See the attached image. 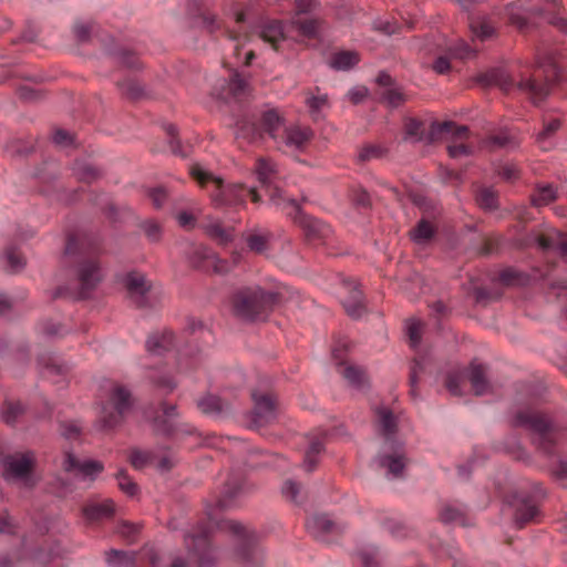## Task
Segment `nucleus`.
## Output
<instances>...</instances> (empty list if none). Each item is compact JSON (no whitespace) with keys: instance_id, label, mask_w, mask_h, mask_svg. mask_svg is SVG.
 Segmentation results:
<instances>
[{"instance_id":"obj_33","label":"nucleus","mask_w":567,"mask_h":567,"mask_svg":"<svg viewBox=\"0 0 567 567\" xmlns=\"http://www.w3.org/2000/svg\"><path fill=\"white\" fill-rule=\"evenodd\" d=\"M538 509L532 499H522L515 511V523L522 528L526 523L535 519Z\"/></svg>"},{"instance_id":"obj_45","label":"nucleus","mask_w":567,"mask_h":567,"mask_svg":"<svg viewBox=\"0 0 567 567\" xmlns=\"http://www.w3.org/2000/svg\"><path fill=\"white\" fill-rule=\"evenodd\" d=\"M22 413L23 406L20 402H7L2 409V420L9 425H13Z\"/></svg>"},{"instance_id":"obj_63","label":"nucleus","mask_w":567,"mask_h":567,"mask_svg":"<svg viewBox=\"0 0 567 567\" xmlns=\"http://www.w3.org/2000/svg\"><path fill=\"white\" fill-rule=\"evenodd\" d=\"M117 533L127 542H133L138 533V528L133 524L124 522L117 526Z\"/></svg>"},{"instance_id":"obj_24","label":"nucleus","mask_w":567,"mask_h":567,"mask_svg":"<svg viewBox=\"0 0 567 567\" xmlns=\"http://www.w3.org/2000/svg\"><path fill=\"white\" fill-rule=\"evenodd\" d=\"M343 287L348 291L349 297L342 303L349 316L359 318L364 311L362 291L354 279H347L343 281Z\"/></svg>"},{"instance_id":"obj_50","label":"nucleus","mask_w":567,"mask_h":567,"mask_svg":"<svg viewBox=\"0 0 567 567\" xmlns=\"http://www.w3.org/2000/svg\"><path fill=\"white\" fill-rule=\"evenodd\" d=\"M282 495L293 503H300L302 499V487L300 484L288 480L282 485Z\"/></svg>"},{"instance_id":"obj_36","label":"nucleus","mask_w":567,"mask_h":567,"mask_svg":"<svg viewBox=\"0 0 567 567\" xmlns=\"http://www.w3.org/2000/svg\"><path fill=\"white\" fill-rule=\"evenodd\" d=\"M310 114L313 120H319L323 116L324 111L329 107V100L327 94H311L306 99Z\"/></svg>"},{"instance_id":"obj_8","label":"nucleus","mask_w":567,"mask_h":567,"mask_svg":"<svg viewBox=\"0 0 567 567\" xmlns=\"http://www.w3.org/2000/svg\"><path fill=\"white\" fill-rule=\"evenodd\" d=\"M133 404L131 392L122 384L111 382L107 396L101 404L97 424L103 431L115 429Z\"/></svg>"},{"instance_id":"obj_42","label":"nucleus","mask_w":567,"mask_h":567,"mask_svg":"<svg viewBox=\"0 0 567 567\" xmlns=\"http://www.w3.org/2000/svg\"><path fill=\"white\" fill-rule=\"evenodd\" d=\"M561 126V121L558 117H550L545 120L544 130L538 134L537 141L540 144L543 150H548L549 146L546 145V142L550 136L556 133Z\"/></svg>"},{"instance_id":"obj_27","label":"nucleus","mask_w":567,"mask_h":567,"mask_svg":"<svg viewBox=\"0 0 567 567\" xmlns=\"http://www.w3.org/2000/svg\"><path fill=\"white\" fill-rule=\"evenodd\" d=\"M178 346L179 343L172 331L151 334L146 341V349L153 354H162Z\"/></svg>"},{"instance_id":"obj_18","label":"nucleus","mask_w":567,"mask_h":567,"mask_svg":"<svg viewBox=\"0 0 567 567\" xmlns=\"http://www.w3.org/2000/svg\"><path fill=\"white\" fill-rule=\"evenodd\" d=\"M254 423L258 426L272 422L278 414V404L271 393L252 392Z\"/></svg>"},{"instance_id":"obj_34","label":"nucleus","mask_w":567,"mask_h":567,"mask_svg":"<svg viewBox=\"0 0 567 567\" xmlns=\"http://www.w3.org/2000/svg\"><path fill=\"white\" fill-rule=\"evenodd\" d=\"M513 8L522 10L524 13L543 14L550 9H557L559 3L557 0H539V3L530 4L527 0H518L512 4Z\"/></svg>"},{"instance_id":"obj_56","label":"nucleus","mask_w":567,"mask_h":567,"mask_svg":"<svg viewBox=\"0 0 567 567\" xmlns=\"http://www.w3.org/2000/svg\"><path fill=\"white\" fill-rule=\"evenodd\" d=\"M197 405L204 413H214L221 410V401L215 395H207L200 399Z\"/></svg>"},{"instance_id":"obj_23","label":"nucleus","mask_w":567,"mask_h":567,"mask_svg":"<svg viewBox=\"0 0 567 567\" xmlns=\"http://www.w3.org/2000/svg\"><path fill=\"white\" fill-rule=\"evenodd\" d=\"M326 433L322 430H316L306 436V452L303 466L308 472L313 471L318 463V455L321 454L324 447Z\"/></svg>"},{"instance_id":"obj_54","label":"nucleus","mask_w":567,"mask_h":567,"mask_svg":"<svg viewBox=\"0 0 567 567\" xmlns=\"http://www.w3.org/2000/svg\"><path fill=\"white\" fill-rule=\"evenodd\" d=\"M357 556L362 567H377V549L374 547H363L359 549Z\"/></svg>"},{"instance_id":"obj_43","label":"nucleus","mask_w":567,"mask_h":567,"mask_svg":"<svg viewBox=\"0 0 567 567\" xmlns=\"http://www.w3.org/2000/svg\"><path fill=\"white\" fill-rule=\"evenodd\" d=\"M434 235V227L425 219L419 221V224L411 230V237L415 243L423 244L430 240Z\"/></svg>"},{"instance_id":"obj_60","label":"nucleus","mask_w":567,"mask_h":567,"mask_svg":"<svg viewBox=\"0 0 567 567\" xmlns=\"http://www.w3.org/2000/svg\"><path fill=\"white\" fill-rule=\"evenodd\" d=\"M118 487L130 496H134L137 492L136 484L127 476V474L121 471L117 474Z\"/></svg>"},{"instance_id":"obj_7","label":"nucleus","mask_w":567,"mask_h":567,"mask_svg":"<svg viewBox=\"0 0 567 567\" xmlns=\"http://www.w3.org/2000/svg\"><path fill=\"white\" fill-rule=\"evenodd\" d=\"M279 301V295L260 287L238 289L231 297L236 317L246 321H265Z\"/></svg>"},{"instance_id":"obj_26","label":"nucleus","mask_w":567,"mask_h":567,"mask_svg":"<svg viewBox=\"0 0 567 567\" xmlns=\"http://www.w3.org/2000/svg\"><path fill=\"white\" fill-rule=\"evenodd\" d=\"M332 355L337 361H339V373L342 374L350 384L362 388L365 383L364 371L352 364H346L341 357V350L339 347L333 348Z\"/></svg>"},{"instance_id":"obj_4","label":"nucleus","mask_w":567,"mask_h":567,"mask_svg":"<svg viewBox=\"0 0 567 567\" xmlns=\"http://www.w3.org/2000/svg\"><path fill=\"white\" fill-rule=\"evenodd\" d=\"M517 404L513 411V425L528 430L533 444L542 454L549 457L556 455L558 433L555 424L530 403L518 399Z\"/></svg>"},{"instance_id":"obj_11","label":"nucleus","mask_w":567,"mask_h":567,"mask_svg":"<svg viewBox=\"0 0 567 567\" xmlns=\"http://www.w3.org/2000/svg\"><path fill=\"white\" fill-rule=\"evenodd\" d=\"M35 457L32 452H16L0 454V470L3 478L9 483L31 487L35 484L33 468Z\"/></svg>"},{"instance_id":"obj_28","label":"nucleus","mask_w":567,"mask_h":567,"mask_svg":"<svg viewBox=\"0 0 567 567\" xmlns=\"http://www.w3.org/2000/svg\"><path fill=\"white\" fill-rule=\"evenodd\" d=\"M260 38L264 42L269 43L276 51L280 49V43L286 40V31L280 21L270 20L262 24Z\"/></svg>"},{"instance_id":"obj_55","label":"nucleus","mask_w":567,"mask_h":567,"mask_svg":"<svg viewBox=\"0 0 567 567\" xmlns=\"http://www.w3.org/2000/svg\"><path fill=\"white\" fill-rule=\"evenodd\" d=\"M381 99L388 103L390 106H399L403 101V94L394 86L382 89Z\"/></svg>"},{"instance_id":"obj_20","label":"nucleus","mask_w":567,"mask_h":567,"mask_svg":"<svg viewBox=\"0 0 567 567\" xmlns=\"http://www.w3.org/2000/svg\"><path fill=\"white\" fill-rule=\"evenodd\" d=\"M62 467L66 473L73 474L75 477L83 480H93V477L103 470V465L100 462L81 461L69 452L64 454Z\"/></svg>"},{"instance_id":"obj_52","label":"nucleus","mask_w":567,"mask_h":567,"mask_svg":"<svg viewBox=\"0 0 567 567\" xmlns=\"http://www.w3.org/2000/svg\"><path fill=\"white\" fill-rule=\"evenodd\" d=\"M293 25L305 37H315L318 25L317 22L309 18L298 17L293 20Z\"/></svg>"},{"instance_id":"obj_48","label":"nucleus","mask_w":567,"mask_h":567,"mask_svg":"<svg viewBox=\"0 0 567 567\" xmlns=\"http://www.w3.org/2000/svg\"><path fill=\"white\" fill-rule=\"evenodd\" d=\"M406 331L410 341V346L415 349L420 342L423 331V323L416 319H410L406 322Z\"/></svg>"},{"instance_id":"obj_16","label":"nucleus","mask_w":567,"mask_h":567,"mask_svg":"<svg viewBox=\"0 0 567 567\" xmlns=\"http://www.w3.org/2000/svg\"><path fill=\"white\" fill-rule=\"evenodd\" d=\"M155 427L158 432L173 439L196 433L193 425L177 420L176 406L167 403L162 404L161 413L155 417Z\"/></svg>"},{"instance_id":"obj_30","label":"nucleus","mask_w":567,"mask_h":567,"mask_svg":"<svg viewBox=\"0 0 567 567\" xmlns=\"http://www.w3.org/2000/svg\"><path fill=\"white\" fill-rule=\"evenodd\" d=\"M470 28L474 38L481 41L492 39L496 34V22L493 17L480 16L471 19Z\"/></svg>"},{"instance_id":"obj_44","label":"nucleus","mask_w":567,"mask_h":567,"mask_svg":"<svg viewBox=\"0 0 567 567\" xmlns=\"http://www.w3.org/2000/svg\"><path fill=\"white\" fill-rule=\"evenodd\" d=\"M229 91L235 99L245 96L249 91L247 80L239 73H235L229 81Z\"/></svg>"},{"instance_id":"obj_31","label":"nucleus","mask_w":567,"mask_h":567,"mask_svg":"<svg viewBox=\"0 0 567 567\" xmlns=\"http://www.w3.org/2000/svg\"><path fill=\"white\" fill-rule=\"evenodd\" d=\"M82 512L90 523L99 522L113 515L114 503L111 499H105L102 503H91L84 506Z\"/></svg>"},{"instance_id":"obj_38","label":"nucleus","mask_w":567,"mask_h":567,"mask_svg":"<svg viewBox=\"0 0 567 567\" xmlns=\"http://www.w3.org/2000/svg\"><path fill=\"white\" fill-rule=\"evenodd\" d=\"M269 238L268 233L257 231L249 234L246 241L251 251L267 255L270 247Z\"/></svg>"},{"instance_id":"obj_2","label":"nucleus","mask_w":567,"mask_h":567,"mask_svg":"<svg viewBox=\"0 0 567 567\" xmlns=\"http://www.w3.org/2000/svg\"><path fill=\"white\" fill-rule=\"evenodd\" d=\"M101 245L96 237L86 234L70 235L65 245V256L73 266L74 282L69 292L76 299H85L103 278L99 260Z\"/></svg>"},{"instance_id":"obj_61","label":"nucleus","mask_w":567,"mask_h":567,"mask_svg":"<svg viewBox=\"0 0 567 567\" xmlns=\"http://www.w3.org/2000/svg\"><path fill=\"white\" fill-rule=\"evenodd\" d=\"M39 363L42 364L45 368V370L50 373L63 374L65 372V367L60 364L56 358H40Z\"/></svg>"},{"instance_id":"obj_25","label":"nucleus","mask_w":567,"mask_h":567,"mask_svg":"<svg viewBox=\"0 0 567 567\" xmlns=\"http://www.w3.org/2000/svg\"><path fill=\"white\" fill-rule=\"evenodd\" d=\"M420 49L424 50L426 53H432L436 51L443 52L442 43L436 41L434 35H431V38L426 39L424 44L421 45ZM444 51H447L450 55L458 59H465L470 56L472 53L471 48L464 41H460L454 45H449L444 49Z\"/></svg>"},{"instance_id":"obj_41","label":"nucleus","mask_w":567,"mask_h":567,"mask_svg":"<svg viewBox=\"0 0 567 567\" xmlns=\"http://www.w3.org/2000/svg\"><path fill=\"white\" fill-rule=\"evenodd\" d=\"M234 19H235V23L238 24L239 29L238 30H231V29H225L224 32L225 34L228 37L229 40L231 41H237V42H240L241 41V38L244 40L247 39L248 37V31H247V28H246V13L243 12V11H235L234 12Z\"/></svg>"},{"instance_id":"obj_17","label":"nucleus","mask_w":567,"mask_h":567,"mask_svg":"<svg viewBox=\"0 0 567 567\" xmlns=\"http://www.w3.org/2000/svg\"><path fill=\"white\" fill-rule=\"evenodd\" d=\"M190 261L194 267L204 271L224 274L228 270L227 262L204 245H194L190 250Z\"/></svg>"},{"instance_id":"obj_13","label":"nucleus","mask_w":567,"mask_h":567,"mask_svg":"<svg viewBox=\"0 0 567 567\" xmlns=\"http://www.w3.org/2000/svg\"><path fill=\"white\" fill-rule=\"evenodd\" d=\"M255 174L258 182L265 188L270 200L278 207L282 208L287 205L290 197L284 196V193L277 186V181L280 178V172L271 159L267 157H259L255 164Z\"/></svg>"},{"instance_id":"obj_21","label":"nucleus","mask_w":567,"mask_h":567,"mask_svg":"<svg viewBox=\"0 0 567 567\" xmlns=\"http://www.w3.org/2000/svg\"><path fill=\"white\" fill-rule=\"evenodd\" d=\"M130 458L132 465L137 470L143 468L146 465H153L161 471H168L174 465V461L171 455H159L154 451L134 450L132 451Z\"/></svg>"},{"instance_id":"obj_64","label":"nucleus","mask_w":567,"mask_h":567,"mask_svg":"<svg viewBox=\"0 0 567 567\" xmlns=\"http://www.w3.org/2000/svg\"><path fill=\"white\" fill-rule=\"evenodd\" d=\"M148 197L151 198L154 207L161 208L166 200L167 194L163 187H155L150 189Z\"/></svg>"},{"instance_id":"obj_9","label":"nucleus","mask_w":567,"mask_h":567,"mask_svg":"<svg viewBox=\"0 0 567 567\" xmlns=\"http://www.w3.org/2000/svg\"><path fill=\"white\" fill-rule=\"evenodd\" d=\"M560 68L551 58L538 62L533 78H526L517 83V89L528 95L533 103L543 101L550 87L559 81Z\"/></svg>"},{"instance_id":"obj_59","label":"nucleus","mask_w":567,"mask_h":567,"mask_svg":"<svg viewBox=\"0 0 567 567\" xmlns=\"http://www.w3.org/2000/svg\"><path fill=\"white\" fill-rule=\"evenodd\" d=\"M106 561L113 566H120L132 561V556L126 551L112 549L106 554Z\"/></svg>"},{"instance_id":"obj_51","label":"nucleus","mask_w":567,"mask_h":567,"mask_svg":"<svg viewBox=\"0 0 567 567\" xmlns=\"http://www.w3.org/2000/svg\"><path fill=\"white\" fill-rule=\"evenodd\" d=\"M498 280L506 285H524L526 281L525 276L513 268L504 269L498 275Z\"/></svg>"},{"instance_id":"obj_22","label":"nucleus","mask_w":567,"mask_h":567,"mask_svg":"<svg viewBox=\"0 0 567 567\" xmlns=\"http://www.w3.org/2000/svg\"><path fill=\"white\" fill-rule=\"evenodd\" d=\"M307 530L315 538L327 540L330 535L340 534L342 528L326 514H315L306 522Z\"/></svg>"},{"instance_id":"obj_10","label":"nucleus","mask_w":567,"mask_h":567,"mask_svg":"<svg viewBox=\"0 0 567 567\" xmlns=\"http://www.w3.org/2000/svg\"><path fill=\"white\" fill-rule=\"evenodd\" d=\"M487 368L484 364L472 362L468 370H452L445 379V386L452 395H462L466 380L470 381L475 395H485L492 392V385L486 378Z\"/></svg>"},{"instance_id":"obj_37","label":"nucleus","mask_w":567,"mask_h":567,"mask_svg":"<svg viewBox=\"0 0 567 567\" xmlns=\"http://www.w3.org/2000/svg\"><path fill=\"white\" fill-rule=\"evenodd\" d=\"M440 518L444 523L457 524L461 526L467 525L466 514L463 507L446 505L440 512Z\"/></svg>"},{"instance_id":"obj_15","label":"nucleus","mask_w":567,"mask_h":567,"mask_svg":"<svg viewBox=\"0 0 567 567\" xmlns=\"http://www.w3.org/2000/svg\"><path fill=\"white\" fill-rule=\"evenodd\" d=\"M125 287L130 299L137 308L154 307L157 292L145 275L132 271L125 277Z\"/></svg>"},{"instance_id":"obj_46","label":"nucleus","mask_w":567,"mask_h":567,"mask_svg":"<svg viewBox=\"0 0 567 567\" xmlns=\"http://www.w3.org/2000/svg\"><path fill=\"white\" fill-rule=\"evenodd\" d=\"M478 205L487 210L497 207V195L492 188H481L476 195Z\"/></svg>"},{"instance_id":"obj_29","label":"nucleus","mask_w":567,"mask_h":567,"mask_svg":"<svg viewBox=\"0 0 567 567\" xmlns=\"http://www.w3.org/2000/svg\"><path fill=\"white\" fill-rule=\"evenodd\" d=\"M477 82L483 86H498L503 91L508 92L514 86V81L501 69H493L477 76Z\"/></svg>"},{"instance_id":"obj_62","label":"nucleus","mask_w":567,"mask_h":567,"mask_svg":"<svg viewBox=\"0 0 567 567\" xmlns=\"http://www.w3.org/2000/svg\"><path fill=\"white\" fill-rule=\"evenodd\" d=\"M144 231L151 241H158L162 235L159 224L154 220H147L143 225Z\"/></svg>"},{"instance_id":"obj_40","label":"nucleus","mask_w":567,"mask_h":567,"mask_svg":"<svg viewBox=\"0 0 567 567\" xmlns=\"http://www.w3.org/2000/svg\"><path fill=\"white\" fill-rule=\"evenodd\" d=\"M557 197L556 189L550 185H540L532 195V204L536 207H542L550 204Z\"/></svg>"},{"instance_id":"obj_49","label":"nucleus","mask_w":567,"mask_h":567,"mask_svg":"<svg viewBox=\"0 0 567 567\" xmlns=\"http://www.w3.org/2000/svg\"><path fill=\"white\" fill-rule=\"evenodd\" d=\"M405 133L409 137L420 141L425 133V123L416 118H408L405 121Z\"/></svg>"},{"instance_id":"obj_39","label":"nucleus","mask_w":567,"mask_h":567,"mask_svg":"<svg viewBox=\"0 0 567 567\" xmlns=\"http://www.w3.org/2000/svg\"><path fill=\"white\" fill-rule=\"evenodd\" d=\"M359 62L358 53L353 51H340L333 54L330 64L337 70H348Z\"/></svg>"},{"instance_id":"obj_32","label":"nucleus","mask_w":567,"mask_h":567,"mask_svg":"<svg viewBox=\"0 0 567 567\" xmlns=\"http://www.w3.org/2000/svg\"><path fill=\"white\" fill-rule=\"evenodd\" d=\"M516 146L513 135L507 130H502L489 134L482 141V148L497 151L503 148H513Z\"/></svg>"},{"instance_id":"obj_3","label":"nucleus","mask_w":567,"mask_h":567,"mask_svg":"<svg viewBox=\"0 0 567 567\" xmlns=\"http://www.w3.org/2000/svg\"><path fill=\"white\" fill-rule=\"evenodd\" d=\"M268 135L277 148L284 152L302 150L311 140L309 127H286L276 110L262 112L258 122L244 118L237 123L236 137L249 143L257 142Z\"/></svg>"},{"instance_id":"obj_12","label":"nucleus","mask_w":567,"mask_h":567,"mask_svg":"<svg viewBox=\"0 0 567 567\" xmlns=\"http://www.w3.org/2000/svg\"><path fill=\"white\" fill-rule=\"evenodd\" d=\"M281 210L293 218V220L303 229L305 235L310 243L324 244L329 239L332 233L330 226L315 217L303 214L296 199H288L287 205H285Z\"/></svg>"},{"instance_id":"obj_6","label":"nucleus","mask_w":567,"mask_h":567,"mask_svg":"<svg viewBox=\"0 0 567 567\" xmlns=\"http://www.w3.org/2000/svg\"><path fill=\"white\" fill-rule=\"evenodd\" d=\"M190 175L200 187L209 193L212 202L216 207L241 205L248 196L254 203L260 200V196L255 188H247L243 184L225 185L220 177L215 176L200 165H193L190 167Z\"/></svg>"},{"instance_id":"obj_35","label":"nucleus","mask_w":567,"mask_h":567,"mask_svg":"<svg viewBox=\"0 0 567 567\" xmlns=\"http://www.w3.org/2000/svg\"><path fill=\"white\" fill-rule=\"evenodd\" d=\"M204 228L206 234L220 245H226L233 238L231 230L223 227L218 220H209Z\"/></svg>"},{"instance_id":"obj_19","label":"nucleus","mask_w":567,"mask_h":567,"mask_svg":"<svg viewBox=\"0 0 567 567\" xmlns=\"http://www.w3.org/2000/svg\"><path fill=\"white\" fill-rule=\"evenodd\" d=\"M538 247L545 252H557L567 258V234L546 228L535 236Z\"/></svg>"},{"instance_id":"obj_14","label":"nucleus","mask_w":567,"mask_h":567,"mask_svg":"<svg viewBox=\"0 0 567 567\" xmlns=\"http://www.w3.org/2000/svg\"><path fill=\"white\" fill-rule=\"evenodd\" d=\"M445 135H452L455 138V141L447 146L451 157L467 156L473 153L474 147L463 142L468 138V130L466 126H456L453 122H433L431 124L430 138L432 141Z\"/></svg>"},{"instance_id":"obj_58","label":"nucleus","mask_w":567,"mask_h":567,"mask_svg":"<svg viewBox=\"0 0 567 567\" xmlns=\"http://www.w3.org/2000/svg\"><path fill=\"white\" fill-rule=\"evenodd\" d=\"M165 132L169 137V148L171 151L181 156H186V153L182 150L179 140L177 138V130L173 124L165 125Z\"/></svg>"},{"instance_id":"obj_47","label":"nucleus","mask_w":567,"mask_h":567,"mask_svg":"<svg viewBox=\"0 0 567 567\" xmlns=\"http://www.w3.org/2000/svg\"><path fill=\"white\" fill-rule=\"evenodd\" d=\"M4 257L9 269L13 272L21 270L25 265L24 257L16 247L8 248L4 252Z\"/></svg>"},{"instance_id":"obj_5","label":"nucleus","mask_w":567,"mask_h":567,"mask_svg":"<svg viewBox=\"0 0 567 567\" xmlns=\"http://www.w3.org/2000/svg\"><path fill=\"white\" fill-rule=\"evenodd\" d=\"M375 414L384 436L383 446L375 462L381 470H384L388 478H403L410 461L406 457L403 443L394 436L395 417L386 408H379Z\"/></svg>"},{"instance_id":"obj_53","label":"nucleus","mask_w":567,"mask_h":567,"mask_svg":"<svg viewBox=\"0 0 567 567\" xmlns=\"http://www.w3.org/2000/svg\"><path fill=\"white\" fill-rule=\"evenodd\" d=\"M496 172L506 182H514L519 178V169L514 163H502L497 166Z\"/></svg>"},{"instance_id":"obj_57","label":"nucleus","mask_w":567,"mask_h":567,"mask_svg":"<svg viewBox=\"0 0 567 567\" xmlns=\"http://www.w3.org/2000/svg\"><path fill=\"white\" fill-rule=\"evenodd\" d=\"M118 86L122 93L130 99H137L142 95L141 85L132 79H127L124 82L118 83Z\"/></svg>"},{"instance_id":"obj_1","label":"nucleus","mask_w":567,"mask_h":567,"mask_svg":"<svg viewBox=\"0 0 567 567\" xmlns=\"http://www.w3.org/2000/svg\"><path fill=\"white\" fill-rule=\"evenodd\" d=\"M247 489L245 480L231 476L218 496L216 505L206 508L208 522L199 524L185 536V545L188 553L198 563L199 567H213L214 565L215 549L209 540L213 527L238 537V554L243 560L252 565L261 563V549L257 546L255 537L247 532L246 527L235 520L218 518L216 514L217 509L225 511L234 507L238 497L245 494Z\"/></svg>"}]
</instances>
